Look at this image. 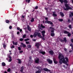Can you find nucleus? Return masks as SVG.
Returning <instances> with one entry per match:
<instances>
[{"instance_id":"f257e3e1","label":"nucleus","mask_w":73,"mask_h":73,"mask_svg":"<svg viewBox=\"0 0 73 73\" xmlns=\"http://www.w3.org/2000/svg\"><path fill=\"white\" fill-rule=\"evenodd\" d=\"M58 58L59 60V63L60 65L64 63L67 66H68L69 64H68V62H69V59L67 57L64 58V55H62V54H59Z\"/></svg>"},{"instance_id":"f03ea898","label":"nucleus","mask_w":73,"mask_h":73,"mask_svg":"<svg viewBox=\"0 0 73 73\" xmlns=\"http://www.w3.org/2000/svg\"><path fill=\"white\" fill-rule=\"evenodd\" d=\"M50 31H51V32L52 33H51V36H52V37H54V35H55L54 33H53L54 32V31H55L54 28L50 27Z\"/></svg>"},{"instance_id":"7ed1b4c3","label":"nucleus","mask_w":73,"mask_h":73,"mask_svg":"<svg viewBox=\"0 0 73 73\" xmlns=\"http://www.w3.org/2000/svg\"><path fill=\"white\" fill-rule=\"evenodd\" d=\"M36 68L38 69V70L36 72V73H41V71L42 70V68H41V67L40 66H38L36 67Z\"/></svg>"},{"instance_id":"20e7f679","label":"nucleus","mask_w":73,"mask_h":73,"mask_svg":"<svg viewBox=\"0 0 73 73\" xmlns=\"http://www.w3.org/2000/svg\"><path fill=\"white\" fill-rule=\"evenodd\" d=\"M65 6L66 8L65 7H63V9L65 10V11H66L67 9H68V7L69 6V5L67 3H65Z\"/></svg>"},{"instance_id":"39448f33","label":"nucleus","mask_w":73,"mask_h":73,"mask_svg":"<svg viewBox=\"0 0 73 73\" xmlns=\"http://www.w3.org/2000/svg\"><path fill=\"white\" fill-rule=\"evenodd\" d=\"M60 41L62 42H63L64 41V42H66L67 41V40H66V37H64V40H62V39H60Z\"/></svg>"},{"instance_id":"423d86ee","label":"nucleus","mask_w":73,"mask_h":73,"mask_svg":"<svg viewBox=\"0 0 73 73\" xmlns=\"http://www.w3.org/2000/svg\"><path fill=\"white\" fill-rule=\"evenodd\" d=\"M35 46H36L38 49H39L40 48V44L38 43H36Z\"/></svg>"},{"instance_id":"0eeeda50","label":"nucleus","mask_w":73,"mask_h":73,"mask_svg":"<svg viewBox=\"0 0 73 73\" xmlns=\"http://www.w3.org/2000/svg\"><path fill=\"white\" fill-rule=\"evenodd\" d=\"M47 61L48 62V64H52L53 62V61L52 60H50V59H47Z\"/></svg>"},{"instance_id":"6e6552de","label":"nucleus","mask_w":73,"mask_h":73,"mask_svg":"<svg viewBox=\"0 0 73 73\" xmlns=\"http://www.w3.org/2000/svg\"><path fill=\"white\" fill-rule=\"evenodd\" d=\"M53 61H54V64H57L58 63V62L56 60V59L55 58H54L53 59Z\"/></svg>"},{"instance_id":"1a4fd4ad","label":"nucleus","mask_w":73,"mask_h":73,"mask_svg":"<svg viewBox=\"0 0 73 73\" xmlns=\"http://www.w3.org/2000/svg\"><path fill=\"white\" fill-rule=\"evenodd\" d=\"M24 66H22L21 68V70L20 71L21 73H23V70H24Z\"/></svg>"},{"instance_id":"9d476101","label":"nucleus","mask_w":73,"mask_h":73,"mask_svg":"<svg viewBox=\"0 0 73 73\" xmlns=\"http://www.w3.org/2000/svg\"><path fill=\"white\" fill-rule=\"evenodd\" d=\"M43 70L45 72H50V70L46 68H43Z\"/></svg>"},{"instance_id":"9b49d317","label":"nucleus","mask_w":73,"mask_h":73,"mask_svg":"<svg viewBox=\"0 0 73 73\" xmlns=\"http://www.w3.org/2000/svg\"><path fill=\"white\" fill-rule=\"evenodd\" d=\"M37 35H38V36L39 37H40L41 38H42V36L41 35V34L40 33H38L37 34Z\"/></svg>"},{"instance_id":"f8f14e48","label":"nucleus","mask_w":73,"mask_h":73,"mask_svg":"<svg viewBox=\"0 0 73 73\" xmlns=\"http://www.w3.org/2000/svg\"><path fill=\"white\" fill-rule=\"evenodd\" d=\"M36 64H38L39 63V59L38 58H36V60L35 61Z\"/></svg>"},{"instance_id":"ddd939ff","label":"nucleus","mask_w":73,"mask_h":73,"mask_svg":"<svg viewBox=\"0 0 73 73\" xmlns=\"http://www.w3.org/2000/svg\"><path fill=\"white\" fill-rule=\"evenodd\" d=\"M49 52L50 54H51V55H53V54H54V52L52 50L49 51Z\"/></svg>"},{"instance_id":"4468645a","label":"nucleus","mask_w":73,"mask_h":73,"mask_svg":"<svg viewBox=\"0 0 73 73\" xmlns=\"http://www.w3.org/2000/svg\"><path fill=\"white\" fill-rule=\"evenodd\" d=\"M39 52L40 53H41V54L43 55H44V54H45V51H42V50H39Z\"/></svg>"},{"instance_id":"2eb2a0df","label":"nucleus","mask_w":73,"mask_h":73,"mask_svg":"<svg viewBox=\"0 0 73 73\" xmlns=\"http://www.w3.org/2000/svg\"><path fill=\"white\" fill-rule=\"evenodd\" d=\"M27 27L28 31H29L30 32H31V27H29V26L27 25Z\"/></svg>"},{"instance_id":"dca6fc26","label":"nucleus","mask_w":73,"mask_h":73,"mask_svg":"<svg viewBox=\"0 0 73 73\" xmlns=\"http://www.w3.org/2000/svg\"><path fill=\"white\" fill-rule=\"evenodd\" d=\"M9 58H10V59H9V62H11V61H12V57H11V56L10 55H9Z\"/></svg>"},{"instance_id":"f3484780","label":"nucleus","mask_w":73,"mask_h":73,"mask_svg":"<svg viewBox=\"0 0 73 73\" xmlns=\"http://www.w3.org/2000/svg\"><path fill=\"white\" fill-rule=\"evenodd\" d=\"M21 45H22L23 46V48H25L26 47V45L24 44L23 42H22L21 43Z\"/></svg>"},{"instance_id":"a211bd4d","label":"nucleus","mask_w":73,"mask_h":73,"mask_svg":"<svg viewBox=\"0 0 73 73\" xmlns=\"http://www.w3.org/2000/svg\"><path fill=\"white\" fill-rule=\"evenodd\" d=\"M60 14L62 17H63L64 16V13L62 12H60Z\"/></svg>"},{"instance_id":"6ab92c4d","label":"nucleus","mask_w":73,"mask_h":73,"mask_svg":"<svg viewBox=\"0 0 73 73\" xmlns=\"http://www.w3.org/2000/svg\"><path fill=\"white\" fill-rule=\"evenodd\" d=\"M48 24H50V25H53V23L49 21H48Z\"/></svg>"},{"instance_id":"aec40b11","label":"nucleus","mask_w":73,"mask_h":73,"mask_svg":"<svg viewBox=\"0 0 73 73\" xmlns=\"http://www.w3.org/2000/svg\"><path fill=\"white\" fill-rule=\"evenodd\" d=\"M2 65L3 66H6V64L4 62H3L2 63Z\"/></svg>"},{"instance_id":"412c9836","label":"nucleus","mask_w":73,"mask_h":73,"mask_svg":"<svg viewBox=\"0 0 73 73\" xmlns=\"http://www.w3.org/2000/svg\"><path fill=\"white\" fill-rule=\"evenodd\" d=\"M37 33H35L33 35V37H36L37 36Z\"/></svg>"},{"instance_id":"4be33fe9","label":"nucleus","mask_w":73,"mask_h":73,"mask_svg":"<svg viewBox=\"0 0 73 73\" xmlns=\"http://www.w3.org/2000/svg\"><path fill=\"white\" fill-rule=\"evenodd\" d=\"M69 32L66 31L64 30V34H68Z\"/></svg>"},{"instance_id":"5701e85b","label":"nucleus","mask_w":73,"mask_h":73,"mask_svg":"<svg viewBox=\"0 0 73 73\" xmlns=\"http://www.w3.org/2000/svg\"><path fill=\"white\" fill-rule=\"evenodd\" d=\"M13 45H17V43L15 42L14 41H13Z\"/></svg>"},{"instance_id":"b1692460","label":"nucleus","mask_w":73,"mask_h":73,"mask_svg":"<svg viewBox=\"0 0 73 73\" xmlns=\"http://www.w3.org/2000/svg\"><path fill=\"white\" fill-rule=\"evenodd\" d=\"M63 2L64 3H66V4H67V3H68V1H67V0H64Z\"/></svg>"},{"instance_id":"393cba45","label":"nucleus","mask_w":73,"mask_h":73,"mask_svg":"<svg viewBox=\"0 0 73 73\" xmlns=\"http://www.w3.org/2000/svg\"><path fill=\"white\" fill-rule=\"evenodd\" d=\"M72 7L69 6L67 8V9H66V11H68L69 9H72Z\"/></svg>"},{"instance_id":"a878e982","label":"nucleus","mask_w":73,"mask_h":73,"mask_svg":"<svg viewBox=\"0 0 73 73\" xmlns=\"http://www.w3.org/2000/svg\"><path fill=\"white\" fill-rule=\"evenodd\" d=\"M17 60L18 61L19 64H21V60L20 59H18Z\"/></svg>"},{"instance_id":"bb28decb","label":"nucleus","mask_w":73,"mask_h":73,"mask_svg":"<svg viewBox=\"0 0 73 73\" xmlns=\"http://www.w3.org/2000/svg\"><path fill=\"white\" fill-rule=\"evenodd\" d=\"M67 34H68L67 35V36H68V37H70V36H71L72 35V34H70V33H69V32Z\"/></svg>"},{"instance_id":"cd10ccee","label":"nucleus","mask_w":73,"mask_h":73,"mask_svg":"<svg viewBox=\"0 0 73 73\" xmlns=\"http://www.w3.org/2000/svg\"><path fill=\"white\" fill-rule=\"evenodd\" d=\"M61 4H63L64 3V0H59Z\"/></svg>"},{"instance_id":"c85d7f7f","label":"nucleus","mask_w":73,"mask_h":73,"mask_svg":"<svg viewBox=\"0 0 73 73\" xmlns=\"http://www.w3.org/2000/svg\"><path fill=\"white\" fill-rule=\"evenodd\" d=\"M11 68H9L7 70V72H11Z\"/></svg>"},{"instance_id":"c756f323","label":"nucleus","mask_w":73,"mask_h":73,"mask_svg":"<svg viewBox=\"0 0 73 73\" xmlns=\"http://www.w3.org/2000/svg\"><path fill=\"white\" fill-rule=\"evenodd\" d=\"M31 22L32 23L34 21V18H32V19L31 20Z\"/></svg>"},{"instance_id":"7c9ffc66","label":"nucleus","mask_w":73,"mask_h":73,"mask_svg":"<svg viewBox=\"0 0 73 73\" xmlns=\"http://www.w3.org/2000/svg\"><path fill=\"white\" fill-rule=\"evenodd\" d=\"M41 33H42V34H45V31H43L41 32Z\"/></svg>"},{"instance_id":"2f4dec72","label":"nucleus","mask_w":73,"mask_h":73,"mask_svg":"<svg viewBox=\"0 0 73 73\" xmlns=\"http://www.w3.org/2000/svg\"><path fill=\"white\" fill-rule=\"evenodd\" d=\"M5 22L6 23H9V21L7 20H6Z\"/></svg>"},{"instance_id":"473e14b6","label":"nucleus","mask_w":73,"mask_h":73,"mask_svg":"<svg viewBox=\"0 0 73 73\" xmlns=\"http://www.w3.org/2000/svg\"><path fill=\"white\" fill-rule=\"evenodd\" d=\"M27 46L29 48H31V45H28Z\"/></svg>"},{"instance_id":"72a5a7b5","label":"nucleus","mask_w":73,"mask_h":73,"mask_svg":"<svg viewBox=\"0 0 73 73\" xmlns=\"http://www.w3.org/2000/svg\"><path fill=\"white\" fill-rule=\"evenodd\" d=\"M27 36V35L26 34L24 35L23 36V38H25V37Z\"/></svg>"},{"instance_id":"f704fd0d","label":"nucleus","mask_w":73,"mask_h":73,"mask_svg":"<svg viewBox=\"0 0 73 73\" xmlns=\"http://www.w3.org/2000/svg\"><path fill=\"white\" fill-rule=\"evenodd\" d=\"M6 46H7V45L4 44H3V47L4 48H6Z\"/></svg>"},{"instance_id":"c9c22d12","label":"nucleus","mask_w":73,"mask_h":73,"mask_svg":"<svg viewBox=\"0 0 73 73\" xmlns=\"http://www.w3.org/2000/svg\"><path fill=\"white\" fill-rule=\"evenodd\" d=\"M59 21H60L61 22H62V21H63V19H59Z\"/></svg>"},{"instance_id":"e433bc0d","label":"nucleus","mask_w":73,"mask_h":73,"mask_svg":"<svg viewBox=\"0 0 73 73\" xmlns=\"http://www.w3.org/2000/svg\"><path fill=\"white\" fill-rule=\"evenodd\" d=\"M40 27H41L42 28H45V26H43V25H40Z\"/></svg>"},{"instance_id":"4c0bfd02","label":"nucleus","mask_w":73,"mask_h":73,"mask_svg":"<svg viewBox=\"0 0 73 73\" xmlns=\"http://www.w3.org/2000/svg\"><path fill=\"white\" fill-rule=\"evenodd\" d=\"M53 15L54 16H55L56 17L57 16V14H56L55 13H53Z\"/></svg>"},{"instance_id":"58836bf2","label":"nucleus","mask_w":73,"mask_h":73,"mask_svg":"<svg viewBox=\"0 0 73 73\" xmlns=\"http://www.w3.org/2000/svg\"><path fill=\"white\" fill-rule=\"evenodd\" d=\"M71 14H70V17H72V16H73V13L72 12V13H71Z\"/></svg>"},{"instance_id":"ea45409f","label":"nucleus","mask_w":73,"mask_h":73,"mask_svg":"<svg viewBox=\"0 0 73 73\" xmlns=\"http://www.w3.org/2000/svg\"><path fill=\"white\" fill-rule=\"evenodd\" d=\"M19 40L20 41H23L24 40V39L23 38H21L19 39Z\"/></svg>"},{"instance_id":"a19ab883","label":"nucleus","mask_w":73,"mask_h":73,"mask_svg":"<svg viewBox=\"0 0 73 73\" xmlns=\"http://www.w3.org/2000/svg\"><path fill=\"white\" fill-rule=\"evenodd\" d=\"M29 38H27L25 39V41H29Z\"/></svg>"},{"instance_id":"79ce46f5","label":"nucleus","mask_w":73,"mask_h":73,"mask_svg":"<svg viewBox=\"0 0 73 73\" xmlns=\"http://www.w3.org/2000/svg\"><path fill=\"white\" fill-rule=\"evenodd\" d=\"M49 21L48 20H47L45 21V24H48V22Z\"/></svg>"},{"instance_id":"37998d69","label":"nucleus","mask_w":73,"mask_h":73,"mask_svg":"<svg viewBox=\"0 0 73 73\" xmlns=\"http://www.w3.org/2000/svg\"><path fill=\"white\" fill-rule=\"evenodd\" d=\"M68 27L70 28V29H71L72 28V25H70L68 26Z\"/></svg>"},{"instance_id":"c03bdc74","label":"nucleus","mask_w":73,"mask_h":73,"mask_svg":"<svg viewBox=\"0 0 73 73\" xmlns=\"http://www.w3.org/2000/svg\"><path fill=\"white\" fill-rule=\"evenodd\" d=\"M18 49L19 50H21V48L20 47H18Z\"/></svg>"},{"instance_id":"a18cd8bd","label":"nucleus","mask_w":73,"mask_h":73,"mask_svg":"<svg viewBox=\"0 0 73 73\" xmlns=\"http://www.w3.org/2000/svg\"><path fill=\"white\" fill-rule=\"evenodd\" d=\"M70 46H71L72 48L73 47V44L72 43H71L70 44Z\"/></svg>"},{"instance_id":"49530a36","label":"nucleus","mask_w":73,"mask_h":73,"mask_svg":"<svg viewBox=\"0 0 73 73\" xmlns=\"http://www.w3.org/2000/svg\"><path fill=\"white\" fill-rule=\"evenodd\" d=\"M35 9H38V6H36V7H35Z\"/></svg>"},{"instance_id":"de8ad7c7","label":"nucleus","mask_w":73,"mask_h":73,"mask_svg":"<svg viewBox=\"0 0 73 73\" xmlns=\"http://www.w3.org/2000/svg\"><path fill=\"white\" fill-rule=\"evenodd\" d=\"M11 48H15V46L14 45H13L11 47Z\"/></svg>"},{"instance_id":"09e8293b","label":"nucleus","mask_w":73,"mask_h":73,"mask_svg":"<svg viewBox=\"0 0 73 73\" xmlns=\"http://www.w3.org/2000/svg\"><path fill=\"white\" fill-rule=\"evenodd\" d=\"M31 60H29V64H31Z\"/></svg>"},{"instance_id":"8fccbe9b","label":"nucleus","mask_w":73,"mask_h":73,"mask_svg":"<svg viewBox=\"0 0 73 73\" xmlns=\"http://www.w3.org/2000/svg\"><path fill=\"white\" fill-rule=\"evenodd\" d=\"M26 43L27 44H29V41H27L26 42Z\"/></svg>"},{"instance_id":"3c124183","label":"nucleus","mask_w":73,"mask_h":73,"mask_svg":"<svg viewBox=\"0 0 73 73\" xmlns=\"http://www.w3.org/2000/svg\"><path fill=\"white\" fill-rule=\"evenodd\" d=\"M42 35L43 37H45V34H42Z\"/></svg>"},{"instance_id":"603ef678","label":"nucleus","mask_w":73,"mask_h":73,"mask_svg":"<svg viewBox=\"0 0 73 73\" xmlns=\"http://www.w3.org/2000/svg\"><path fill=\"white\" fill-rule=\"evenodd\" d=\"M64 51L66 52V51H67V49L66 48H64Z\"/></svg>"},{"instance_id":"864d4df0","label":"nucleus","mask_w":73,"mask_h":73,"mask_svg":"<svg viewBox=\"0 0 73 73\" xmlns=\"http://www.w3.org/2000/svg\"><path fill=\"white\" fill-rule=\"evenodd\" d=\"M9 29H12V26H10L9 27Z\"/></svg>"},{"instance_id":"5fc2aeb1","label":"nucleus","mask_w":73,"mask_h":73,"mask_svg":"<svg viewBox=\"0 0 73 73\" xmlns=\"http://www.w3.org/2000/svg\"><path fill=\"white\" fill-rule=\"evenodd\" d=\"M45 20H48V17L45 18Z\"/></svg>"},{"instance_id":"6e6d98bb","label":"nucleus","mask_w":73,"mask_h":73,"mask_svg":"<svg viewBox=\"0 0 73 73\" xmlns=\"http://www.w3.org/2000/svg\"><path fill=\"white\" fill-rule=\"evenodd\" d=\"M23 51L21 50V51H19L20 53H23Z\"/></svg>"},{"instance_id":"4d7b16f0","label":"nucleus","mask_w":73,"mask_h":73,"mask_svg":"<svg viewBox=\"0 0 73 73\" xmlns=\"http://www.w3.org/2000/svg\"><path fill=\"white\" fill-rule=\"evenodd\" d=\"M20 34V32L19 31L17 32V35H19Z\"/></svg>"},{"instance_id":"13d9d810","label":"nucleus","mask_w":73,"mask_h":73,"mask_svg":"<svg viewBox=\"0 0 73 73\" xmlns=\"http://www.w3.org/2000/svg\"><path fill=\"white\" fill-rule=\"evenodd\" d=\"M70 21H70V19H68V23H70Z\"/></svg>"},{"instance_id":"bf43d9fd","label":"nucleus","mask_w":73,"mask_h":73,"mask_svg":"<svg viewBox=\"0 0 73 73\" xmlns=\"http://www.w3.org/2000/svg\"><path fill=\"white\" fill-rule=\"evenodd\" d=\"M29 59H30V60H31L32 59V57H31V56H30L29 57Z\"/></svg>"},{"instance_id":"052dcab7","label":"nucleus","mask_w":73,"mask_h":73,"mask_svg":"<svg viewBox=\"0 0 73 73\" xmlns=\"http://www.w3.org/2000/svg\"><path fill=\"white\" fill-rule=\"evenodd\" d=\"M17 30H20V28L19 27H18L17 28Z\"/></svg>"},{"instance_id":"680f3d73","label":"nucleus","mask_w":73,"mask_h":73,"mask_svg":"<svg viewBox=\"0 0 73 73\" xmlns=\"http://www.w3.org/2000/svg\"><path fill=\"white\" fill-rule=\"evenodd\" d=\"M42 40H45V38H44V37H42Z\"/></svg>"},{"instance_id":"e2e57ef3","label":"nucleus","mask_w":73,"mask_h":73,"mask_svg":"<svg viewBox=\"0 0 73 73\" xmlns=\"http://www.w3.org/2000/svg\"><path fill=\"white\" fill-rule=\"evenodd\" d=\"M71 41L73 43V39H71Z\"/></svg>"},{"instance_id":"0e129e2a","label":"nucleus","mask_w":73,"mask_h":73,"mask_svg":"<svg viewBox=\"0 0 73 73\" xmlns=\"http://www.w3.org/2000/svg\"><path fill=\"white\" fill-rule=\"evenodd\" d=\"M31 0H28V3H29V2H30Z\"/></svg>"},{"instance_id":"69168bd1","label":"nucleus","mask_w":73,"mask_h":73,"mask_svg":"<svg viewBox=\"0 0 73 73\" xmlns=\"http://www.w3.org/2000/svg\"><path fill=\"white\" fill-rule=\"evenodd\" d=\"M22 29H20V30H19V31H20V32H22Z\"/></svg>"},{"instance_id":"338daca9","label":"nucleus","mask_w":73,"mask_h":73,"mask_svg":"<svg viewBox=\"0 0 73 73\" xmlns=\"http://www.w3.org/2000/svg\"><path fill=\"white\" fill-rule=\"evenodd\" d=\"M30 37H31V38L33 37V35H30Z\"/></svg>"},{"instance_id":"774afa93","label":"nucleus","mask_w":73,"mask_h":73,"mask_svg":"<svg viewBox=\"0 0 73 73\" xmlns=\"http://www.w3.org/2000/svg\"><path fill=\"white\" fill-rule=\"evenodd\" d=\"M45 9L46 11H48V8H45Z\"/></svg>"}]
</instances>
